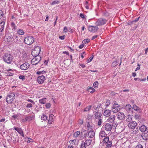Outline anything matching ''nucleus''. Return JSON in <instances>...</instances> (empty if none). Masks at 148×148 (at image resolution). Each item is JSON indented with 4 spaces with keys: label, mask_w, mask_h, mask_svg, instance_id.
Returning <instances> with one entry per match:
<instances>
[{
    "label": "nucleus",
    "mask_w": 148,
    "mask_h": 148,
    "mask_svg": "<svg viewBox=\"0 0 148 148\" xmlns=\"http://www.w3.org/2000/svg\"><path fill=\"white\" fill-rule=\"evenodd\" d=\"M15 98V95L14 92H10L6 97V101L9 104H11Z\"/></svg>",
    "instance_id": "nucleus-1"
},
{
    "label": "nucleus",
    "mask_w": 148,
    "mask_h": 148,
    "mask_svg": "<svg viewBox=\"0 0 148 148\" xmlns=\"http://www.w3.org/2000/svg\"><path fill=\"white\" fill-rule=\"evenodd\" d=\"M13 58V56L10 54L5 53L3 56V60L8 64H10Z\"/></svg>",
    "instance_id": "nucleus-2"
},
{
    "label": "nucleus",
    "mask_w": 148,
    "mask_h": 148,
    "mask_svg": "<svg viewBox=\"0 0 148 148\" xmlns=\"http://www.w3.org/2000/svg\"><path fill=\"white\" fill-rule=\"evenodd\" d=\"M113 106L111 110L113 113H116L120 109L121 105L119 104L116 101H114L112 102Z\"/></svg>",
    "instance_id": "nucleus-3"
},
{
    "label": "nucleus",
    "mask_w": 148,
    "mask_h": 148,
    "mask_svg": "<svg viewBox=\"0 0 148 148\" xmlns=\"http://www.w3.org/2000/svg\"><path fill=\"white\" fill-rule=\"evenodd\" d=\"M103 145H106V147L108 148L111 147L112 146V141L109 140V138L108 136H107L103 139Z\"/></svg>",
    "instance_id": "nucleus-4"
},
{
    "label": "nucleus",
    "mask_w": 148,
    "mask_h": 148,
    "mask_svg": "<svg viewBox=\"0 0 148 148\" xmlns=\"http://www.w3.org/2000/svg\"><path fill=\"white\" fill-rule=\"evenodd\" d=\"M41 48L39 46L36 47L32 51V54L33 56H39V54Z\"/></svg>",
    "instance_id": "nucleus-5"
},
{
    "label": "nucleus",
    "mask_w": 148,
    "mask_h": 148,
    "mask_svg": "<svg viewBox=\"0 0 148 148\" xmlns=\"http://www.w3.org/2000/svg\"><path fill=\"white\" fill-rule=\"evenodd\" d=\"M32 60L31 63L33 65H36L39 63L41 60V57L40 56H34Z\"/></svg>",
    "instance_id": "nucleus-6"
},
{
    "label": "nucleus",
    "mask_w": 148,
    "mask_h": 148,
    "mask_svg": "<svg viewBox=\"0 0 148 148\" xmlns=\"http://www.w3.org/2000/svg\"><path fill=\"white\" fill-rule=\"evenodd\" d=\"M107 22V21L105 19L100 18L97 19L95 23L97 26H101L105 24Z\"/></svg>",
    "instance_id": "nucleus-7"
},
{
    "label": "nucleus",
    "mask_w": 148,
    "mask_h": 148,
    "mask_svg": "<svg viewBox=\"0 0 148 148\" xmlns=\"http://www.w3.org/2000/svg\"><path fill=\"white\" fill-rule=\"evenodd\" d=\"M34 38L32 36H28L26 37L24 39V42L27 45L32 44L34 42Z\"/></svg>",
    "instance_id": "nucleus-8"
},
{
    "label": "nucleus",
    "mask_w": 148,
    "mask_h": 148,
    "mask_svg": "<svg viewBox=\"0 0 148 148\" xmlns=\"http://www.w3.org/2000/svg\"><path fill=\"white\" fill-rule=\"evenodd\" d=\"M6 38V40L7 42H12L14 41V38H16V36L13 35H6L5 36Z\"/></svg>",
    "instance_id": "nucleus-9"
},
{
    "label": "nucleus",
    "mask_w": 148,
    "mask_h": 148,
    "mask_svg": "<svg viewBox=\"0 0 148 148\" xmlns=\"http://www.w3.org/2000/svg\"><path fill=\"white\" fill-rule=\"evenodd\" d=\"M98 29V27L96 26H89L88 27V31L92 33L95 32Z\"/></svg>",
    "instance_id": "nucleus-10"
},
{
    "label": "nucleus",
    "mask_w": 148,
    "mask_h": 148,
    "mask_svg": "<svg viewBox=\"0 0 148 148\" xmlns=\"http://www.w3.org/2000/svg\"><path fill=\"white\" fill-rule=\"evenodd\" d=\"M125 109L128 113L132 114L133 113V107H132L130 105L127 104L125 106Z\"/></svg>",
    "instance_id": "nucleus-11"
},
{
    "label": "nucleus",
    "mask_w": 148,
    "mask_h": 148,
    "mask_svg": "<svg viewBox=\"0 0 148 148\" xmlns=\"http://www.w3.org/2000/svg\"><path fill=\"white\" fill-rule=\"evenodd\" d=\"M137 123L136 121H133L130 122L128 124V127L131 129H134L136 126Z\"/></svg>",
    "instance_id": "nucleus-12"
},
{
    "label": "nucleus",
    "mask_w": 148,
    "mask_h": 148,
    "mask_svg": "<svg viewBox=\"0 0 148 148\" xmlns=\"http://www.w3.org/2000/svg\"><path fill=\"white\" fill-rule=\"evenodd\" d=\"M45 80V77L42 75L38 77L37 78V81L38 83L39 84H42L44 82Z\"/></svg>",
    "instance_id": "nucleus-13"
},
{
    "label": "nucleus",
    "mask_w": 148,
    "mask_h": 148,
    "mask_svg": "<svg viewBox=\"0 0 148 148\" xmlns=\"http://www.w3.org/2000/svg\"><path fill=\"white\" fill-rule=\"evenodd\" d=\"M116 115L117 119L120 120H123L125 117L124 114L123 112H118Z\"/></svg>",
    "instance_id": "nucleus-14"
},
{
    "label": "nucleus",
    "mask_w": 148,
    "mask_h": 148,
    "mask_svg": "<svg viewBox=\"0 0 148 148\" xmlns=\"http://www.w3.org/2000/svg\"><path fill=\"white\" fill-rule=\"evenodd\" d=\"M29 66V64L27 62H25L21 64L20 66V68L23 70H26L27 69Z\"/></svg>",
    "instance_id": "nucleus-15"
},
{
    "label": "nucleus",
    "mask_w": 148,
    "mask_h": 148,
    "mask_svg": "<svg viewBox=\"0 0 148 148\" xmlns=\"http://www.w3.org/2000/svg\"><path fill=\"white\" fill-rule=\"evenodd\" d=\"M13 129L16 130L23 137H25L23 131L21 128L14 127H13Z\"/></svg>",
    "instance_id": "nucleus-16"
},
{
    "label": "nucleus",
    "mask_w": 148,
    "mask_h": 148,
    "mask_svg": "<svg viewBox=\"0 0 148 148\" xmlns=\"http://www.w3.org/2000/svg\"><path fill=\"white\" fill-rule=\"evenodd\" d=\"M33 116L32 115H29L26 116L25 118L23 119L22 121L23 122H25L26 121H30L32 120Z\"/></svg>",
    "instance_id": "nucleus-17"
},
{
    "label": "nucleus",
    "mask_w": 148,
    "mask_h": 148,
    "mask_svg": "<svg viewBox=\"0 0 148 148\" xmlns=\"http://www.w3.org/2000/svg\"><path fill=\"white\" fill-rule=\"evenodd\" d=\"M139 129L142 132L148 133V128H147L145 125L141 126Z\"/></svg>",
    "instance_id": "nucleus-18"
},
{
    "label": "nucleus",
    "mask_w": 148,
    "mask_h": 148,
    "mask_svg": "<svg viewBox=\"0 0 148 148\" xmlns=\"http://www.w3.org/2000/svg\"><path fill=\"white\" fill-rule=\"evenodd\" d=\"M94 117L96 119H101V116L102 115L101 113L98 112H94Z\"/></svg>",
    "instance_id": "nucleus-19"
},
{
    "label": "nucleus",
    "mask_w": 148,
    "mask_h": 148,
    "mask_svg": "<svg viewBox=\"0 0 148 148\" xmlns=\"http://www.w3.org/2000/svg\"><path fill=\"white\" fill-rule=\"evenodd\" d=\"M112 112L110 110L107 109L105 110L103 112V115L106 116H110Z\"/></svg>",
    "instance_id": "nucleus-20"
},
{
    "label": "nucleus",
    "mask_w": 148,
    "mask_h": 148,
    "mask_svg": "<svg viewBox=\"0 0 148 148\" xmlns=\"http://www.w3.org/2000/svg\"><path fill=\"white\" fill-rule=\"evenodd\" d=\"M112 128V125L109 123L106 124L105 126V130L107 131H110Z\"/></svg>",
    "instance_id": "nucleus-21"
},
{
    "label": "nucleus",
    "mask_w": 148,
    "mask_h": 148,
    "mask_svg": "<svg viewBox=\"0 0 148 148\" xmlns=\"http://www.w3.org/2000/svg\"><path fill=\"white\" fill-rule=\"evenodd\" d=\"M95 133L94 130H92L89 132L88 134V137L90 138H93L95 136Z\"/></svg>",
    "instance_id": "nucleus-22"
},
{
    "label": "nucleus",
    "mask_w": 148,
    "mask_h": 148,
    "mask_svg": "<svg viewBox=\"0 0 148 148\" xmlns=\"http://www.w3.org/2000/svg\"><path fill=\"white\" fill-rule=\"evenodd\" d=\"M147 133L144 132L142 134L141 137L143 140H147L148 139V134Z\"/></svg>",
    "instance_id": "nucleus-23"
},
{
    "label": "nucleus",
    "mask_w": 148,
    "mask_h": 148,
    "mask_svg": "<svg viewBox=\"0 0 148 148\" xmlns=\"http://www.w3.org/2000/svg\"><path fill=\"white\" fill-rule=\"evenodd\" d=\"M115 119V116L114 115L113 116H111V117H109L107 121L108 122H109L110 123H112L114 121Z\"/></svg>",
    "instance_id": "nucleus-24"
},
{
    "label": "nucleus",
    "mask_w": 148,
    "mask_h": 148,
    "mask_svg": "<svg viewBox=\"0 0 148 148\" xmlns=\"http://www.w3.org/2000/svg\"><path fill=\"white\" fill-rule=\"evenodd\" d=\"M106 134L105 133V132L104 131L101 130L99 133V137L100 138H103L106 137Z\"/></svg>",
    "instance_id": "nucleus-25"
},
{
    "label": "nucleus",
    "mask_w": 148,
    "mask_h": 148,
    "mask_svg": "<svg viewBox=\"0 0 148 148\" xmlns=\"http://www.w3.org/2000/svg\"><path fill=\"white\" fill-rule=\"evenodd\" d=\"M5 22L2 21L0 23V32H2L3 30Z\"/></svg>",
    "instance_id": "nucleus-26"
},
{
    "label": "nucleus",
    "mask_w": 148,
    "mask_h": 148,
    "mask_svg": "<svg viewBox=\"0 0 148 148\" xmlns=\"http://www.w3.org/2000/svg\"><path fill=\"white\" fill-rule=\"evenodd\" d=\"M46 98L41 99L39 100V102L40 104H44L46 103Z\"/></svg>",
    "instance_id": "nucleus-27"
},
{
    "label": "nucleus",
    "mask_w": 148,
    "mask_h": 148,
    "mask_svg": "<svg viewBox=\"0 0 148 148\" xmlns=\"http://www.w3.org/2000/svg\"><path fill=\"white\" fill-rule=\"evenodd\" d=\"M40 70V69H38V71L37 72L36 74H43L44 73H47V71H46V70Z\"/></svg>",
    "instance_id": "nucleus-28"
},
{
    "label": "nucleus",
    "mask_w": 148,
    "mask_h": 148,
    "mask_svg": "<svg viewBox=\"0 0 148 148\" xmlns=\"http://www.w3.org/2000/svg\"><path fill=\"white\" fill-rule=\"evenodd\" d=\"M133 109L135 110L136 111H139L140 110V108L138 107L136 105H134L133 106Z\"/></svg>",
    "instance_id": "nucleus-29"
},
{
    "label": "nucleus",
    "mask_w": 148,
    "mask_h": 148,
    "mask_svg": "<svg viewBox=\"0 0 148 148\" xmlns=\"http://www.w3.org/2000/svg\"><path fill=\"white\" fill-rule=\"evenodd\" d=\"M92 140L90 139L87 140L85 141V144L87 146H89L91 144Z\"/></svg>",
    "instance_id": "nucleus-30"
},
{
    "label": "nucleus",
    "mask_w": 148,
    "mask_h": 148,
    "mask_svg": "<svg viewBox=\"0 0 148 148\" xmlns=\"http://www.w3.org/2000/svg\"><path fill=\"white\" fill-rule=\"evenodd\" d=\"M91 106L89 105L86 108H85L84 111V112H88L91 109Z\"/></svg>",
    "instance_id": "nucleus-31"
},
{
    "label": "nucleus",
    "mask_w": 148,
    "mask_h": 148,
    "mask_svg": "<svg viewBox=\"0 0 148 148\" xmlns=\"http://www.w3.org/2000/svg\"><path fill=\"white\" fill-rule=\"evenodd\" d=\"M17 33L21 35H23L24 34V32L23 30L19 29L17 32Z\"/></svg>",
    "instance_id": "nucleus-32"
},
{
    "label": "nucleus",
    "mask_w": 148,
    "mask_h": 148,
    "mask_svg": "<svg viewBox=\"0 0 148 148\" xmlns=\"http://www.w3.org/2000/svg\"><path fill=\"white\" fill-rule=\"evenodd\" d=\"M41 120L45 121L47 119V117L45 114H43L41 117Z\"/></svg>",
    "instance_id": "nucleus-33"
},
{
    "label": "nucleus",
    "mask_w": 148,
    "mask_h": 148,
    "mask_svg": "<svg viewBox=\"0 0 148 148\" xmlns=\"http://www.w3.org/2000/svg\"><path fill=\"white\" fill-rule=\"evenodd\" d=\"M80 134L79 131H78L75 132L73 134V136L74 138H76Z\"/></svg>",
    "instance_id": "nucleus-34"
},
{
    "label": "nucleus",
    "mask_w": 148,
    "mask_h": 148,
    "mask_svg": "<svg viewBox=\"0 0 148 148\" xmlns=\"http://www.w3.org/2000/svg\"><path fill=\"white\" fill-rule=\"evenodd\" d=\"M86 145L85 143V142L82 141V142L81 145L80 146L81 148H86Z\"/></svg>",
    "instance_id": "nucleus-35"
},
{
    "label": "nucleus",
    "mask_w": 148,
    "mask_h": 148,
    "mask_svg": "<svg viewBox=\"0 0 148 148\" xmlns=\"http://www.w3.org/2000/svg\"><path fill=\"white\" fill-rule=\"evenodd\" d=\"M112 125V127L116 128L117 125V123L115 121L112 123L111 124Z\"/></svg>",
    "instance_id": "nucleus-36"
},
{
    "label": "nucleus",
    "mask_w": 148,
    "mask_h": 148,
    "mask_svg": "<svg viewBox=\"0 0 148 148\" xmlns=\"http://www.w3.org/2000/svg\"><path fill=\"white\" fill-rule=\"evenodd\" d=\"M103 122L102 119H98V121L97 123V125L99 126H100L101 125Z\"/></svg>",
    "instance_id": "nucleus-37"
},
{
    "label": "nucleus",
    "mask_w": 148,
    "mask_h": 148,
    "mask_svg": "<svg viewBox=\"0 0 148 148\" xmlns=\"http://www.w3.org/2000/svg\"><path fill=\"white\" fill-rule=\"evenodd\" d=\"M118 64V62L117 61H114L112 63V67H114L115 66L117 65Z\"/></svg>",
    "instance_id": "nucleus-38"
},
{
    "label": "nucleus",
    "mask_w": 148,
    "mask_h": 148,
    "mask_svg": "<svg viewBox=\"0 0 148 148\" xmlns=\"http://www.w3.org/2000/svg\"><path fill=\"white\" fill-rule=\"evenodd\" d=\"M33 104L31 103H27L26 105V107L28 108H32L33 107Z\"/></svg>",
    "instance_id": "nucleus-39"
},
{
    "label": "nucleus",
    "mask_w": 148,
    "mask_h": 148,
    "mask_svg": "<svg viewBox=\"0 0 148 148\" xmlns=\"http://www.w3.org/2000/svg\"><path fill=\"white\" fill-rule=\"evenodd\" d=\"M8 71H11V72H9L8 73L9 74H14V73H16V71L15 70L12 69H10V70H8Z\"/></svg>",
    "instance_id": "nucleus-40"
},
{
    "label": "nucleus",
    "mask_w": 148,
    "mask_h": 148,
    "mask_svg": "<svg viewBox=\"0 0 148 148\" xmlns=\"http://www.w3.org/2000/svg\"><path fill=\"white\" fill-rule=\"evenodd\" d=\"M110 104V102L109 99H107L106 103V106L108 107Z\"/></svg>",
    "instance_id": "nucleus-41"
},
{
    "label": "nucleus",
    "mask_w": 148,
    "mask_h": 148,
    "mask_svg": "<svg viewBox=\"0 0 148 148\" xmlns=\"http://www.w3.org/2000/svg\"><path fill=\"white\" fill-rule=\"evenodd\" d=\"M98 85V82L97 81H96L94 82L93 84V86L94 88H96L97 87Z\"/></svg>",
    "instance_id": "nucleus-42"
},
{
    "label": "nucleus",
    "mask_w": 148,
    "mask_h": 148,
    "mask_svg": "<svg viewBox=\"0 0 148 148\" xmlns=\"http://www.w3.org/2000/svg\"><path fill=\"white\" fill-rule=\"evenodd\" d=\"M88 90H91V91H90V93H93L95 91V90L94 88L91 87H90L88 88Z\"/></svg>",
    "instance_id": "nucleus-43"
},
{
    "label": "nucleus",
    "mask_w": 148,
    "mask_h": 148,
    "mask_svg": "<svg viewBox=\"0 0 148 148\" xmlns=\"http://www.w3.org/2000/svg\"><path fill=\"white\" fill-rule=\"evenodd\" d=\"M90 40L89 39H86L84 40L82 42L84 43H88L89 41H90Z\"/></svg>",
    "instance_id": "nucleus-44"
},
{
    "label": "nucleus",
    "mask_w": 148,
    "mask_h": 148,
    "mask_svg": "<svg viewBox=\"0 0 148 148\" xmlns=\"http://www.w3.org/2000/svg\"><path fill=\"white\" fill-rule=\"evenodd\" d=\"M11 26L12 28L13 29H14V30H15V25L13 22L11 24Z\"/></svg>",
    "instance_id": "nucleus-45"
},
{
    "label": "nucleus",
    "mask_w": 148,
    "mask_h": 148,
    "mask_svg": "<svg viewBox=\"0 0 148 148\" xmlns=\"http://www.w3.org/2000/svg\"><path fill=\"white\" fill-rule=\"evenodd\" d=\"M45 106L47 109H49L51 107V103H47L45 104Z\"/></svg>",
    "instance_id": "nucleus-46"
},
{
    "label": "nucleus",
    "mask_w": 148,
    "mask_h": 148,
    "mask_svg": "<svg viewBox=\"0 0 148 148\" xmlns=\"http://www.w3.org/2000/svg\"><path fill=\"white\" fill-rule=\"evenodd\" d=\"M87 127L88 129H92V126L91 124V123L90 122H88L87 124Z\"/></svg>",
    "instance_id": "nucleus-47"
},
{
    "label": "nucleus",
    "mask_w": 148,
    "mask_h": 148,
    "mask_svg": "<svg viewBox=\"0 0 148 148\" xmlns=\"http://www.w3.org/2000/svg\"><path fill=\"white\" fill-rule=\"evenodd\" d=\"M27 101L29 102H31V103H32L33 105H34L35 104V102L34 101L31 99H27Z\"/></svg>",
    "instance_id": "nucleus-48"
},
{
    "label": "nucleus",
    "mask_w": 148,
    "mask_h": 148,
    "mask_svg": "<svg viewBox=\"0 0 148 148\" xmlns=\"http://www.w3.org/2000/svg\"><path fill=\"white\" fill-rule=\"evenodd\" d=\"M19 78L21 79L22 81L24 80L25 79V76L24 75H20L19 76Z\"/></svg>",
    "instance_id": "nucleus-49"
},
{
    "label": "nucleus",
    "mask_w": 148,
    "mask_h": 148,
    "mask_svg": "<svg viewBox=\"0 0 148 148\" xmlns=\"http://www.w3.org/2000/svg\"><path fill=\"white\" fill-rule=\"evenodd\" d=\"M76 139L71 140L69 141V143L71 144H73V143H75L76 141Z\"/></svg>",
    "instance_id": "nucleus-50"
},
{
    "label": "nucleus",
    "mask_w": 148,
    "mask_h": 148,
    "mask_svg": "<svg viewBox=\"0 0 148 148\" xmlns=\"http://www.w3.org/2000/svg\"><path fill=\"white\" fill-rule=\"evenodd\" d=\"M16 43H18L19 42V40L18 39V37L17 36H16V38H14V41Z\"/></svg>",
    "instance_id": "nucleus-51"
},
{
    "label": "nucleus",
    "mask_w": 148,
    "mask_h": 148,
    "mask_svg": "<svg viewBox=\"0 0 148 148\" xmlns=\"http://www.w3.org/2000/svg\"><path fill=\"white\" fill-rule=\"evenodd\" d=\"M136 148H143L142 145L140 144H138L136 146Z\"/></svg>",
    "instance_id": "nucleus-52"
},
{
    "label": "nucleus",
    "mask_w": 148,
    "mask_h": 148,
    "mask_svg": "<svg viewBox=\"0 0 148 148\" xmlns=\"http://www.w3.org/2000/svg\"><path fill=\"white\" fill-rule=\"evenodd\" d=\"M54 116L53 114H51L49 115V119L51 120H53V119Z\"/></svg>",
    "instance_id": "nucleus-53"
},
{
    "label": "nucleus",
    "mask_w": 148,
    "mask_h": 148,
    "mask_svg": "<svg viewBox=\"0 0 148 148\" xmlns=\"http://www.w3.org/2000/svg\"><path fill=\"white\" fill-rule=\"evenodd\" d=\"M93 58V56H91L89 59L88 60L87 62L88 63H89L92 60Z\"/></svg>",
    "instance_id": "nucleus-54"
},
{
    "label": "nucleus",
    "mask_w": 148,
    "mask_h": 148,
    "mask_svg": "<svg viewBox=\"0 0 148 148\" xmlns=\"http://www.w3.org/2000/svg\"><path fill=\"white\" fill-rule=\"evenodd\" d=\"M127 118L130 121L132 120V116L130 115H128L127 116Z\"/></svg>",
    "instance_id": "nucleus-55"
},
{
    "label": "nucleus",
    "mask_w": 148,
    "mask_h": 148,
    "mask_svg": "<svg viewBox=\"0 0 148 148\" xmlns=\"http://www.w3.org/2000/svg\"><path fill=\"white\" fill-rule=\"evenodd\" d=\"M59 2L57 1H54L51 3V5H53L55 4H58Z\"/></svg>",
    "instance_id": "nucleus-56"
},
{
    "label": "nucleus",
    "mask_w": 148,
    "mask_h": 148,
    "mask_svg": "<svg viewBox=\"0 0 148 148\" xmlns=\"http://www.w3.org/2000/svg\"><path fill=\"white\" fill-rule=\"evenodd\" d=\"M18 117V115L16 114H14L12 116V117L14 118V120H15Z\"/></svg>",
    "instance_id": "nucleus-57"
},
{
    "label": "nucleus",
    "mask_w": 148,
    "mask_h": 148,
    "mask_svg": "<svg viewBox=\"0 0 148 148\" xmlns=\"http://www.w3.org/2000/svg\"><path fill=\"white\" fill-rule=\"evenodd\" d=\"M140 115L138 114H136L135 115V118L137 119H139L140 118Z\"/></svg>",
    "instance_id": "nucleus-58"
},
{
    "label": "nucleus",
    "mask_w": 148,
    "mask_h": 148,
    "mask_svg": "<svg viewBox=\"0 0 148 148\" xmlns=\"http://www.w3.org/2000/svg\"><path fill=\"white\" fill-rule=\"evenodd\" d=\"M67 31H68V29H67V27H64V29H63V31H64V32L65 33H66L67 32Z\"/></svg>",
    "instance_id": "nucleus-59"
},
{
    "label": "nucleus",
    "mask_w": 148,
    "mask_h": 148,
    "mask_svg": "<svg viewBox=\"0 0 148 148\" xmlns=\"http://www.w3.org/2000/svg\"><path fill=\"white\" fill-rule=\"evenodd\" d=\"M83 121L82 120L80 119L78 121V123L82 125L83 124Z\"/></svg>",
    "instance_id": "nucleus-60"
},
{
    "label": "nucleus",
    "mask_w": 148,
    "mask_h": 148,
    "mask_svg": "<svg viewBox=\"0 0 148 148\" xmlns=\"http://www.w3.org/2000/svg\"><path fill=\"white\" fill-rule=\"evenodd\" d=\"M101 104H99L98 105H97V107L96 108V110H98L99 108L101 107Z\"/></svg>",
    "instance_id": "nucleus-61"
},
{
    "label": "nucleus",
    "mask_w": 148,
    "mask_h": 148,
    "mask_svg": "<svg viewBox=\"0 0 148 148\" xmlns=\"http://www.w3.org/2000/svg\"><path fill=\"white\" fill-rule=\"evenodd\" d=\"M3 14L1 10H0V18H1L3 17Z\"/></svg>",
    "instance_id": "nucleus-62"
},
{
    "label": "nucleus",
    "mask_w": 148,
    "mask_h": 148,
    "mask_svg": "<svg viewBox=\"0 0 148 148\" xmlns=\"http://www.w3.org/2000/svg\"><path fill=\"white\" fill-rule=\"evenodd\" d=\"M85 55V53L84 52H83L81 55V57L83 58H84V56Z\"/></svg>",
    "instance_id": "nucleus-63"
},
{
    "label": "nucleus",
    "mask_w": 148,
    "mask_h": 148,
    "mask_svg": "<svg viewBox=\"0 0 148 148\" xmlns=\"http://www.w3.org/2000/svg\"><path fill=\"white\" fill-rule=\"evenodd\" d=\"M28 140L27 141V142L30 143L32 142H33V140L31 138H28Z\"/></svg>",
    "instance_id": "nucleus-64"
}]
</instances>
